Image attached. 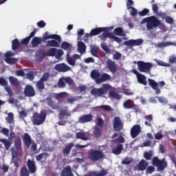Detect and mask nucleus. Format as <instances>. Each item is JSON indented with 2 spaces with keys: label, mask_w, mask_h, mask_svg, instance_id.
Returning <instances> with one entry per match:
<instances>
[{
  "label": "nucleus",
  "mask_w": 176,
  "mask_h": 176,
  "mask_svg": "<svg viewBox=\"0 0 176 176\" xmlns=\"http://www.w3.org/2000/svg\"><path fill=\"white\" fill-rule=\"evenodd\" d=\"M49 113H54V111L52 110V109H49L48 110L41 109L40 113L35 112L32 117L33 124H35L36 126L43 124L45 120H46V116H47V114Z\"/></svg>",
  "instance_id": "f257e3e1"
},
{
  "label": "nucleus",
  "mask_w": 176,
  "mask_h": 176,
  "mask_svg": "<svg viewBox=\"0 0 176 176\" xmlns=\"http://www.w3.org/2000/svg\"><path fill=\"white\" fill-rule=\"evenodd\" d=\"M145 23L148 31H152V30L157 28V27H160V25H162V21L160 19L153 15L143 19L142 24H145Z\"/></svg>",
  "instance_id": "f03ea898"
},
{
  "label": "nucleus",
  "mask_w": 176,
  "mask_h": 176,
  "mask_svg": "<svg viewBox=\"0 0 176 176\" xmlns=\"http://www.w3.org/2000/svg\"><path fill=\"white\" fill-rule=\"evenodd\" d=\"M111 85L109 84H104L101 88H92L91 94L94 97H102L108 93V90H111Z\"/></svg>",
  "instance_id": "7ed1b4c3"
},
{
  "label": "nucleus",
  "mask_w": 176,
  "mask_h": 176,
  "mask_svg": "<svg viewBox=\"0 0 176 176\" xmlns=\"http://www.w3.org/2000/svg\"><path fill=\"white\" fill-rule=\"evenodd\" d=\"M151 164H153V166L154 167H157L158 170H160V171H163V170H164V168H167V161H166V158L164 159H159L158 157H153L151 161Z\"/></svg>",
  "instance_id": "20e7f679"
},
{
  "label": "nucleus",
  "mask_w": 176,
  "mask_h": 176,
  "mask_svg": "<svg viewBox=\"0 0 176 176\" xmlns=\"http://www.w3.org/2000/svg\"><path fill=\"white\" fill-rule=\"evenodd\" d=\"M148 85L151 87V89H153V90H155V94L157 96H158V94H160V93H162V91L160 90V89H162L163 87H164V86H166V82H164V81L157 82H155V80L152 78H148Z\"/></svg>",
  "instance_id": "39448f33"
},
{
  "label": "nucleus",
  "mask_w": 176,
  "mask_h": 176,
  "mask_svg": "<svg viewBox=\"0 0 176 176\" xmlns=\"http://www.w3.org/2000/svg\"><path fill=\"white\" fill-rule=\"evenodd\" d=\"M88 159H90L91 162H98L104 159V153L99 150L91 149L88 153Z\"/></svg>",
  "instance_id": "423d86ee"
},
{
  "label": "nucleus",
  "mask_w": 176,
  "mask_h": 176,
  "mask_svg": "<svg viewBox=\"0 0 176 176\" xmlns=\"http://www.w3.org/2000/svg\"><path fill=\"white\" fill-rule=\"evenodd\" d=\"M138 69L140 72H151V69L153 67V65L149 62H144L139 60L137 62Z\"/></svg>",
  "instance_id": "0eeeda50"
},
{
  "label": "nucleus",
  "mask_w": 176,
  "mask_h": 176,
  "mask_svg": "<svg viewBox=\"0 0 176 176\" xmlns=\"http://www.w3.org/2000/svg\"><path fill=\"white\" fill-rule=\"evenodd\" d=\"M45 102L51 109L54 111H58L60 109V103L57 102L53 98V96H49L45 98Z\"/></svg>",
  "instance_id": "6e6552de"
},
{
  "label": "nucleus",
  "mask_w": 176,
  "mask_h": 176,
  "mask_svg": "<svg viewBox=\"0 0 176 176\" xmlns=\"http://www.w3.org/2000/svg\"><path fill=\"white\" fill-rule=\"evenodd\" d=\"M99 38H100L101 41H107V38H109V39H113L117 43H122V38L113 36L111 32H105L102 33Z\"/></svg>",
  "instance_id": "1a4fd4ad"
},
{
  "label": "nucleus",
  "mask_w": 176,
  "mask_h": 176,
  "mask_svg": "<svg viewBox=\"0 0 176 176\" xmlns=\"http://www.w3.org/2000/svg\"><path fill=\"white\" fill-rule=\"evenodd\" d=\"M123 122L120 117H114L113 122V129L114 131H122L123 130Z\"/></svg>",
  "instance_id": "9d476101"
},
{
  "label": "nucleus",
  "mask_w": 176,
  "mask_h": 176,
  "mask_svg": "<svg viewBox=\"0 0 176 176\" xmlns=\"http://www.w3.org/2000/svg\"><path fill=\"white\" fill-rule=\"evenodd\" d=\"M25 97H35L36 92L31 85H26L23 91Z\"/></svg>",
  "instance_id": "9b49d317"
},
{
  "label": "nucleus",
  "mask_w": 176,
  "mask_h": 176,
  "mask_svg": "<svg viewBox=\"0 0 176 176\" xmlns=\"http://www.w3.org/2000/svg\"><path fill=\"white\" fill-rule=\"evenodd\" d=\"M43 42L45 41H47V39H55L56 41H58L59 43H61L63 42V40H61V36L58 34H49V32H45L43 34V38H41Z\"/></svg>",
  "instance_id": "f8f14e48"
},
{
  "label": "nucleus",
  "mask_w": 176,
  "mask_h": 176,
  "mask_svg": "<svg viewBox=\"0 0 176 176\" xmlns=\"http://www.w3.org/2000/svg\"><path fill=\"white\" fill-rule=\"evenodd\" d=\"M57 54V48H50L47 52H44L43 55L38 58V61H42L45 57H54Z\"/></svg>",
  "instance_id": "ddd939ff"
},
{
  "label": "nucleus",
  "mask_w": 176,
  "mask_h": 176,
  "mask_svg": "<svg viewBox=\"0 0 176 176\" xmlns=\"http://www.w3.org/2000/svg\"><path fill=\"white\" fill-rule=\"evenodd\" d=\"M141 133V125L140 124H135L131 129V138H137L138 136L140 135Z\"/></svg>",
  "instance_id": "4468645a"
},
{
  "label": "nucleus",
  "mask_w": 176,
  "mask_h": 176,
  "mask_svg": "<svg viewBox=\"0 0 176 176\" xmlns=\"http://www.w3.org/2000/svg\"><path fill=\"white\" fill-rule=\"evenodd\" d=\"M54 69L58 72H68L71 71V67L65 63H58L55 65Z\"/></svg>",
  "instance_id": "2eb2a0df"
},
{
  "label": "nucleus",
  "mask_w": 176,
  "mask_h": 176,
  "mask_svg": "<svg viewBox=\"0 0 176 176\" xmlns=\"http://www.w3.org/2000/svg\"><path fill=\"white\" fill-rule=\"evenodd\" d=\"M144 43V40L142 38H138L136 40L131 39L124 42V45L126 46H141Z\"/></svg>",
  "instance_id": "dca6fc26"
},
{
  "label": "nucleus",
  "mask_w": 176,
  "mask_h": 176,
  "mask_svg": "<svg viewBox=\"0 0 176 176\" xmlns=\"http://www.w3.org/2000/svg\"><path fill=\"white\" fill-rule=\"evenodd\" d=\"M107 68L109 69L112 74H116V71H118V67L116 66V63L113 62L111 59L108 58L106 62Z\"/></svg>",
  "instance_id": "f3484780"
},
{
  "label": "nucleus",
  "mask_w": 176,
  "mask_h": 176,
  "mask_svg": "<svg viewBox=\"0 0 176 176\" xmlns=\"http://www.w3.org/2000/svg\"><path fill=\"white\" fill-rule=\"evenodd\" d=\"M91 120H93V115L85 114L84 116H80L78 122L81 124H83V123H89V122H91Z\"/></svg>",
  "instance_id": "a211bd4d"
},
{
  "label": "nucleus",
  "mask_w": 176,
  "mask_h": 176,
  "mask_svg": "<svg viewBox=\"0 0 176 176\" xmlns=\"http://www.w3.org/2000/svg\"><path fill=\"white\" fill-rule=\"evenodd\" d=\"M23 144L26 148H30L32 144V139L28 133H25L23 135Z\"/></svg>",
  "instance_id": "6ab92c4d"
},
{
  "label": "nucleus",
  "mask_w": 176,
  "mask_h": 176,
  "mask_svg": "<svg viewBox=\"0 0 176 176\" xmlns=\"http://www.w3.org/2000/svg\"><path fill=\"white\" fill-rule=\"evenodd\" d=\"M134 1L133 0H127L126 2V8L128 10L131 9V16H137V9H135L134 7Z\"/></svg>",
  "instance_id": "aec40b11"
},
{
  "label": "nucleus",
  "mask_w": 176,
  "mask_h": 176,
  "mask_svg": "<svg viewBox=\"0 0 176 176\" xmlns=\"http://www.w3.org/2000/svg\"><path fill=\"white\" fill-rule=\"evenodd\" d=\"M107 28H96L91 30V36H96L100 35L101 32H107Z\"/></svg>",
  "instance_id": "412c9836"
},
{
  "label": "nucleus",
  "mask_w": 176,
  "mask_h": 176,
  "mask_svg": "<svg viewBox=\"0 0 176 176\" xmlns=\"http://www.w3.org/2000/svg\"><path fill=\"white\" fill-rule=\"evenodd\" d=\"M74 146H75L74 142L67 143L63 149V154L64 156H68V155L71 153V149H72Z\"/></svg>",
  "instance_id": "4be33fe9"
},
{
  "label": "nucleus",
  "mask_w": 176,
  "mask_h": 176,
  "mask_svg": "<svg viewBox=\"0 0 176 176\" xmlns=\"http://www.w3.org/2000/svg\"><path fill=\"white\" fill-rule=\"evenodd\" d=\"M27 166L29 168L30 173L31 174H34V173H36V165H35V162L31 160H28Z\"/></svg>",
  "instance_id": "5701e85b"
},
{
  "label": "nucleus",
  "mask_w": 176,
  "mask_h": 176,
  "mask_svg": "<svg viewBox=\"0 0 176 176\" xmlns=\"http://www.w3.org/2000/svg\"><path fill=\"white\" fill-rule=\"evenodd\" d=\"M107 80H111V75L104 73L100 78L96 80V84L100 85V83H102V82H107Z\"/></svg>",
  "instance_id": "b1692460"
},
{
  "label": "nucleus",
  "mask_w": 176,
  "mask_h": 176,
  "mask_svg": "<svg viewBox=\"0 0 176 176\" xmlns=\"http://www.w3.org/2000/svg\"><path fill=\"white\" fill-rule=\"evenodd\" d=\"M8 79L12 86H14L15 87H20L21 86V82L19 80V79L16 78V77L11 76Z\"/></svg>",
  "instance_id": "393cba45"
},
{
  "label": "nucleus",
  "mask_w": 176,
  "mask_h": 176,
  "mask_svg": "<svg viewBox=\"0 0 176 176\" xmlns=\"http://www.w3.org/2000/svg\"><path fill=\"white\" fill-rule=\"evenodd\" d=\"M60 176H74L71 166H67L66 167L63 168Z\"/></svg>",
  "instance_id": "a878e982"
},
{
  "label": "nucleus",
  "mask_w": 176,
  "mask_h": 176,
  "mask_svg": "<svg viewBox=\"0 0 176 176\" xmlns=\"http://www.w3.org/2000/svg\"><path fill=\"white\" fill-rule=\"evenodd\" d=\"M148 162L145 160H141L138 165V171H144L148 167Z\"/></svg>",
  "instance_id": "bb28decb"
},
{
  "label": "nucleus",
  "mask_w": 176,
  "mask_h": 176,
  "mask_svg": "<svg viewBox=\"0 0 176 176\" xmlns=\"http://www.w3.org/2000/svg\"><path fill=\"white\" fill-rule=\"evenodd\" d=\"M138 82L140 85H143V86H146L148 85V82L146 81V76L145 75L141 74H139L138 77H137Z\"/></svg>",
  "instance_id": "cd10ccee"
},
{
  "label": "nucleus",
  "mask_w": 176,
  "mask_h": 176,
  "mask_svg": "<svg viewBox=\"0 0 176 176\" xmlns=\"http://www.w3.org/2000/svg\"><path fill=\"white\" fill-rule=\"evenodd\" d=\"M76 138L77 140H82V141H87L89 140V137H87V134L86 132H78L76 134Z\"/></svg>",
  "instance_id": "c85d7f7f"
},
{
  "label": "nucleus",
  "mask_w": 176,
  "mask_h": 176,
  "mask_svg": "<svg viewBox=\"0 0 176 176\" xmlns=\"http://www.w3.org/2000/svg\"><path fill=\"white\" fill-rule=\"evenodd\" d=\"M32 47H38L42 43V38L41 37L35 36L31 41Z\"/></svg>",
  "instance_id": "c756f323"
},
{
  "label": "nucleus",
  "mask_w": 176,
  "mask_h": 176,
  "mask_svg": "<svg viewBox=\"0 0 176 176\" xmlns=\"http://www.w3.org/2000/svg\"><path fill=\"white\" fill-rule=\"evenodd\" d=\"M60 42L56 40H49L47 41L46 46L48 47H60Z\"/></svg>",
  "instance_id": "7c9ffc66"
},
{
  "label": "nucleus",
  "mask_w": 176,
  "mask_h": 176,
  "mask_svg": "<svg viewBox=\"0 0 176 176\" xmlns=\"http://www.w3.org/2000/svg\"><path fill=\"white\" fill-rule=\"evenodd\" d=\"M78 50L80 54H83L86 52V44L83 41L78 42Z\"/></svg>",
  "instance_id": "2f4dec72"
},
{
  "label": "nucleus",
  "mask_w": 176,
  "mask_h": 176,
  "mask_svg": "<svg viewBox=\"0 0 176 176\" xmlns=\"http://www.w3.org/2000/svg\"><path fill=\"white\" fill-rule=\"evenodd\" d=\"M122 151H123V144H119L117 146L113 148L112 153L117 155H120Z\"/></svg>",
  "instance_id": "473e14b6"
},
{
  "label": "nucleus",
  "mask_w": 176,
  "mask_h": 176,
  "mask_svg": "<svg viewBox=\"0 0 176 176\" xmlns=\"http://www.w3.org/2000/svg\"><path fill=\"white\" fill-rule=\"evenodd\" d=\"M144 118L146 119V120H147L144 122L145 126H147L148 127H152V122H153V116L150 114L146 116Z\"/></svg>",
  "instance_id": "72a5a7b5"
},
{
  "label": "nucleus",
  "mask_w": 176,
  "mask_h": 176,
  "mask_svg": "<svg viewBox=\"0 0 176 176\" xmlns=\"http://www.w3.org/2000/svg\"><path fill=\"white\" fill-rule=\"evenodd\" d=\"M0 142H2L4 145V148L6 151H9L10 146H12V142L8 140L7 139H1Z\"/></svg>",
  "instance_id": "f704fd0d"
},
{
  "label": "nucleus",
  "mask_w": 176,
  "mask_h": 176,
  "mask_svg": "<svg viewBox=\"0 0 176 176\" xmlns=\"http://www.w3.org/2000/svg\"><path fill=\"white\" fill-rule=\"evenodd\" d=\"M6 120L8 124H13V123H14V115L13 113H8V117L6 118Z\"/></svg>",
  "instance_id": "c9c22d12"
},
{
  "label": "nucleus",
  "mask_w": 176,
  "mask_h": 176,
  "mask_svg": "<svg viewBox=\"0 0 176 176\" xmlns=\"http://www.w3.org/2000/svg\"><path fill=\"white\" fill-rule=\"evenodd\" d=\"M100 76H101V74H100V72L97 69H94L91 72V78L92 79H95L96 81L97 79H100Z\"/></svg>",
  "instance_id": "e433bc0d"
},
{
  "label": "nucleus",
  "mask_w": 176,
  "mask_h": 176,
  "mask_svg": "<svg viewBox=\"0 0 176 176\" xmlns=\"http://www.w3.org/2000/svg\"><path fill=\"white\" fill-rule=\"evenodd\" d=\"M20 47V41H19V39L15 38L12 42V49L15 52V50H18V49Z\"/></svg>",
  "instance_id": "4c0bfd02"
},
{
  "label": "nucleus",
  "mask_w": 176,
  "mask_h": 176,
  "mask_svg": "<svg viewBox=\"0 0 176 176\" xmlns=\"http://www.w3.org/2000/svg\"><path fill=\"white\" fill-rule=\"evenodd\" d=\"M66 60L69 65L75 67L76 64V60L75 58H74L72 56H70L69 54H67L66 56Z\"/></svg>",
  "instance_id": "58836bf2"
},
{
  "label": "nucleus",
  "mask_w": 176,
  "mask_h": 176,
  "mask_svg": "<svg viewBox=\"0 0 176 176\" xmlns=\"http://www.w3.org/2000/svg\"><path fill=\"white\" fill-rule=\"evenodd\" d=\"M133 104H134V101H133L131 100H126L123 103V107L125 109H131V107H132Z\"/></svg>",
  "instance_id": "ea45409f"
},
{
  "label": "nucleus",
  "mask_w": 176,
  "mask_h": 176,
  "mask_svg": "<svg viewBox=\"0 0 176 176\" xmlns=\"http://www.w3.org/2000/svg\"><path fill=\"white\" fill-rule=\"evenodd\" d=\"M5 61L6 63H7V64H10V65H13L19 62V59H17V58H6Z\"/></svg>",
  "instance_id": "a19ab883"
},
{
  "label": "nucleus",
  "mask_w": 176,
  "mask_h": 176,
  "mask_svg": "<svg viewBox=\"0 0 176 176\" xmlns=\"http://www.w3.org/2000/svg\"><path fill=\"white\" fill-rule=\"evenodd\" d=\"M174 45L173 42H160L157 44V47L160 49H163V47H167V46H172Z\"/></svg>",
  "instance_id": "79ce46f5"
},
{
  "label": "nucleus",
  "mask_w": 176,
  "mask_h": 176,
  "mask_svg": "<svg viewBox=\"0 0 176 176\" xmlns=\"http://www.w3.org/2000/svg\"><path fill=\"white\" fill-rule=\"evenodd\" d=\"M14 146L16 151H20V149H21V139H20V137H16L14 139Z\"/></svg>",
  "instance_id": "37998d69"
},
{
  "label": "nucleus",
  "mask_w": 176,
  "mask_h": 176,
  "mask_svg": "<svg viewBox=\"0 0 176 176\" xmlns=\"http://www.w3.org/2000/svg\"><path fill=\"white\" fill-rule=\"evenodd\" d=\"M113 32L115 35H118V36H124V33L123 31V28H116L114 29Z\"/></svg>",
  "instance_id": "c03bdc74"
},
{
  "label": "nucleus",
  "mask_w": 176,
  "mask_h": 176,
  "mask_svg": "<svg viewBox=\"0 0 176 176\" xmlns=\"http://www.w3.org/2000/svg\"><path fill=\"white\" fill-rule=\"evenodd\" d=\"M109 96L110 98H114L115 100H120V98H122V96H120V95H119V94H118L117 92H115L113 91H110L109 92Z\"/></svg>",
  "instance_id": "a18cd8bd"
},
{
  "label": "nucleus",
  "mask_w": 176,
  "mask_h": 176,
  "mask_svg": "<svg viewBox=\"0 0 176 176\" xmlns=\"http://www.w3.org/2000/svg\"><path fill=\"white\" fill-rule=\"evenodd\" d=\"M20 174L21 176H30V170H28L27 167L23 166L21 168Z\"/></svg>",
  "instance_id": "49530a36"
},
{
  "label": "nucleus",
  "mask_w": 176,
  "mask_h": 176,
  "mask_svg": "<svg viewBox=\"0 0 176 176\" xmlns=\"http://www.w3.org/2000/svg\"><path fill=\"white\" fill-rule=\"evenodd\" d=\"M47 156H49V153H40L36 156V160H37V162H41V160L45 159V157H47Z\"/></svg>",
  "instance_id": "de8ad7c7"
},
{
  "label": "nucleus",
  "mask_w": 176,
  "mask_h": 176,
  "mask_svg": "<svg viewBox=\"0 0 176 176\" xmlns=\"http://www.w3.org/2000/svg\"><path fill=\"white\" fill-rule=\"evenodd\" d=\"M94 134L96 138H99V137H101V130L100 129V126H95L94 129Z\"/></svg>",
  "instance_id": "09e8293b"
},
{
  "label": "nucleus",
  "mask_w": 176,
  "mask_h": 176,
  "mask_svg": "<svg viewBox=\"0 0 176 176\" xmlns=\"http://www.w3.org/2000/svg\"><path fill=\"white\" fill-rule=\"evenodd\" d=\"M91 54L94 56V57H98V47H92L91 49Z\"/></svg>",
  "instance_id": "8fccbe9b"
},
{
  "label": "nucleus",
  "mask_w": 176,
  "mask_h": 176,
  "mask_svg": "<svg viewBox=\"0 0 176 176\" xmlns=\"http://www.w3.org/2000/svg\"><path fill=\"white\" fill-rule=\"evenodd\" d=\"M36 87L38 90H43L45 89V81L39 80L36 83Z\"/></svg>",
  "instance_id": "3c124183"
},
{
  "label": "nucleus",
  "mask_w": 176,
  "mask_h": 176,
  "mask_svg": "<svg viewBox=\"0 0 176 176\" xmlns=\"http://www.w3.org/2000/svg\"><path fill=\"white\" fill-rule=\"evenodd\" d=\"M50 78V74L49 72H45L43 74V75L42 76L40 80H41L43 82H47Z\"/></svg>",
  "instance_id": "603ef678"
},
{
  "label": "nucleus",
  "mask_w": 176,
  "mask_h": 176,
  "mask_svg": "<svg viewBox=\"0 0 176 176\" xmlns=\"http://www.w3.org/2000/svg\"><path fill=\"white\" fill-rule=\"evenodd\" d=\"M4 89L6 90V91H7L9 97H13V91H12V88H10V87H9V85H6L4 87Z\"/></svg>",
  "instance_id": "864d4df0"
},
{
  "label": "nucleus",
  "mask_w": 176,
  "mask_h": 176,
  "mask_svg": "<svg viewBox=\"0 0 176 176\" xmlns=\"http://www.w3.org/2000/svg\"><path fill=\"white\" fill-rule=\"evenodd\" d=\"M159 102H160V104H162L163 105H166V104L168 103V100H167V98H164V97H157Z\"/></svg>",
  "instance_id": "5fc2aeb1"
},
{
  "label": "nucleus",
  "mask_w": 176,
  "mask_h": 176,
  "mask_svg": "<svg viewBox=\"0 0 176 176\" xmlns=\"http://www.w3.org/2000/svg\"><path fill=\"white\" fill-rule=\"evenodd\" d=\"M96 109H104V111H107L109 112L110 111H112V109L110 107L109 105H101V106H98L95 107Z\"/></svg>",
  "instance_id": "6e6d98bb"
},
{
  "label": "nucleus",
  "mask_w": 176,
  "mask_h": 176,
  "mask_svg": "<svg viewBox=\"0 0 176 176\" xmlns=\"http://www.w3.org/2000/svg\"><path fill=\"white\" fill-rule=\"evenodd\" d=\"M68 96V93L67 92H60L58 94H56V98L57 100H60V98H65Z\"/></svg>",
  "instance_id": "4d7b16f0"
},
{
  "label": "nucleus",
  "mask_w": 176,
  "mask_h": 176,
  "mask_svg": "<svg viewBox=\"0 0 176 176\" xmlns=\"http://www.w3.org/2000/svg\"><path fill=\"white\" fill-rule=\"evenodd\" d=\"M65 78H60L58 80V86L60 87V89H64L65 87V82H64Z\"/></svg>",
  "instance_id": "13d9d810"
},
{
  "label": "nucleus",
  "mask_w": 176,
  "mask_h": 176,
  "mask_svg": "<svg viewBox=\"0 0 176 176\" xmlns=\"http://www.w3.org/2000/svg\"><path fill=\"white\" fill-rule=\"evenodd\" d=\"M152 156H153L152 153L146 151L144 153V159H146V160H151L152 159Z\"/></svg>",
  "instance_id": "bf43d9fd"
},
{
  "label": "nucleus",
  "mask_w": 176,
  "mask_h": 176,
  "mask_svg": "<svg viewBox=\"0 0 176 176\" xmlns=\"http://www.w3.org/2000/svg\"><path fill=\"white\" fill-rule=\"evenodd\" d=\"M131 162H133V160H130V158L129 157H125L122 161V164H131Z\"/></svg>",
  "instance_id": "052dcab7"
},
{
  "label": "nucleus",
  "mask_w": 176,
  "mask_h": 176,
  "mask_svg": "<svg viewBox=\"0 0 176 176\" xmlns=\"http://www.w3.org/2000/svg\"><path fill=\"white\" fill-rule=\"evenodd\" d=\"M114 142H118V144H123L124 143V138L123 136H119L116 139H115Z\"/></svg>",
  "instance_id": "680f3d73"
},
{
  "label": "nucleus",
  "mask_w": 176,
  "mask_h": 176,
  "mask_svg": "<svg viewBox=\"0 0 176 176\" xmlns=\"http://www.w3.org/2000/svg\"><path fill=\"white\" fill-rule=\"evenodd\" d=\"M0 85L1 86H8V80H6V79H5V78L3 77H0Z\"/></svg>",
  "instance_id": "e2e57ef3"
},
{
  "label": "nucleus",
  "mask_w": 176,
  "mask_h": 176,
  "mask_svg": "<svg viewBox=\"0 0 176 176\" xmlns=\"http://www.w3.org/2000/svg\"><path fill=\"white\" fill-rule=\"evenodd\" d=\"M157 64H158V65H161V67H171V64L166 63L162 60H157Z\"/></svg>",
  "instance_id": "0e129e2a"
},
{
  "label": "nucleus",
  "mask_w": 176,
  "mask_h": 176,
  "mask_svg": "<svg viewBox=\"0 0 176 176\" xmlns=\"http://www.w3.org/2000/svg\"><path fill=\"white\" fill-rule=\"evenodd\" d=\"M153 173H155V167L152 166H148L146 170V174H152Z\"/></svg>",
  "instance_id": "69168bd1"
},
{
  "label": "nucleus",
  "mask_w": 176,
  "mask_h": 176,
  "mask_svg": "<svg viewBox=\"0 0 176 176\" xmlns=\"http://www.w3.org/2000/svg\"><path fill=\"white\" fill-rule=\"evenodd\" d=\"M148 13H149V10H148L147 8H144L142 11L139 12V15L144 16H146Z\"/></svg>",
  "instance_id": "338daca9"
},
{
  "label": "nucleus",
  "mask_w": 176,
  "mask_h": 176,
  "mask_svg": "<svg viewBox=\"0 0 176 176\" xmlns=\"http://www.w3.org/2000/svg\"><path fill=\"white\" fill-rule=\"evenodd\" d=\"M168 63H170V64H176V56H169Z\"/></svg>",
  "instance_id": "774afa93"
}]
</instances>
